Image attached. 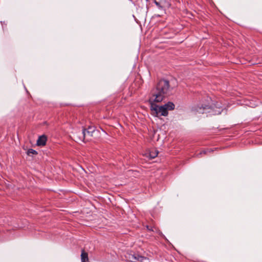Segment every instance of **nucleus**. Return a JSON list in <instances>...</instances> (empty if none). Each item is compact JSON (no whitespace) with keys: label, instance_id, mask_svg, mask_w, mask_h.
I'll list each match as a JSON object with an SVG mask.
<instances>
[{"label":"nucleus","instance_id":"7","mask_svg":"<svg viewBox=\"0 0 262 262\" xmlns=\"http://www.w3.org/2000/svg\"><path fill=\"white\" fill-rule=\"evenodd\" d=\"M158 154V151L157 150H153L149 152V157L150 159H154Z\"/></svg>","mask_w":262,"mask_h":262},{"label":"nucleus","instance_id":"6","mask_svg":"<svg viewBox=\"0 0 262 262\" xmlns=\"http://www.w3.org/2000/svg\"><path fill=\"white\" fill-rule=\"evenodd\" d=\"M163 105L166 108L167 111H168V110H173L174 109L175 107L174 104L171 102H168Z\"/></svg>","mask_w":262,"mask_h":262},{"label":"nucleus","instance_id":"3","mask_svg":"<svg viewBox=\"0 0 262 262\" xmlns=\"http://www.w3.org/2000/svg\"><path fill=\"white\" fill-rule=\"evenodd\" d=\"M154 3L160 9H163L164 8H169L171 6L169 0H154Z\"/></svg>","mask_w":262,"mask_h":262},{"label":"nucleus","instance_id":"8","mask_svg":"<svg viewBox=\"0 0 262 262\" xmlns=\"http://www.w3.org/2000/svg\"><path fill=\"white\" fill-rule=\"evenodd\" d=\"M31 154L37 155V152L36 150H34L33 149L30 148V149H29L28 150V151H27V155L28 156H30Z\"/></svg>","mask_w":262,"mask_h":262},{"label":"nucleus","instance_id":"9","mask_svg":"<svg viewBox=\"0 0 262 262\" xmlns=\"http://www.w3.org/2000/svg\"><path fill=\"white\" fill-rule=\"evenodd\" d=\"M135 258L138 261H142L144 259L146 258V257L141 256H138V257H135Z\"/></svg>","mask_w":262,"mask_h":262},{"label":"nucleus","instance_id":"4","mask_svg":"<svg viewBox=\"0 0 262 262\" xmlns=\"http://www.w3.org/2000/svg\"><path fill=\"white\" fill-rule=\"evenodd\" d=\"M47 137L46 135H42L39 137L37 141L38 146H45L46 144Z\"/></svg>","mask_w":262,"mask_h":262},{"label":"nucleus","instance_id":"10","mask_svg":"<svg viewBox=\"0 0 262 262\" xmlns=\"http://www.w3.org/2000/svg\"><path fill=\"white\" fill-rule=\"evenodd\" d=\"M154 228V227H152V226H150L149 225L146 226V228L149 231H154V229H153Z\"/></svg>","mask_w":262,"mask_h":262},{"label":"nucleus","instance_id":"5","mask_svg":"<svg viewBox=\"0 0 262 262\" xmlns=\"http://www.w3.org/2000/svg\"><path fill=\"white\" fill-rule=\"evenodd\" d=\"M81 262H89L88 254L84 250H82L81 254Z\"/></svg>","mask_w":262,"mask_h":262},{"label":"nucleus","instance_id":"2","mask_svg":"<svg viewBox=\"0 0 262 262\" xmlns=\"http://www.w3.org/2000/svg\"><path fill=\"white\" fill-rule=\"evenodd\" d=\"M95 131V128L94 126H89L87 128H83L81 132L78 133L77 137L80 141L86 142L91 140Z\"/></svg>","mask_w":262,"mask_h":262},{"label":"nucleus","instance_id":"1","mask_svg":"<svg viewBox=\"0 0 262 262\" xmlns=\"http://www.w3.org/2000/svg\"><path fill=\"white\" fill-rule=\"evenodd\" d=\"M169 81L162 79L157 83L156 88L151 91V96L150 97L148 102L150 104V109L153 116L159 117V116H167L168 115V112L164 105L159 106L155 103L162 101L169 90Z\"/></svg>","mask_w":262,"mask_h":262}]
</instances>
